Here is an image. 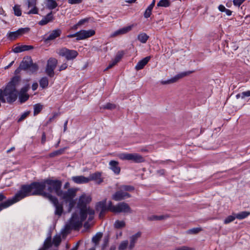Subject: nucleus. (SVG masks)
I'll list each match as a JSON object with an SVG mask.
<instances>
[{
    "mask_svg": "<svg viewBox=\"0 0 250 250\" xmlns=\"http://www.w3.org/2000/svg\"><path fill=\"white\" fill-rule=\"evenodd\" d=\"M46 186L45 180L41 182H35L30 185L22 186L20 191L14 196L0 204V211L10 207L25 197L31 195H40L47 198L53 204L56 208L55 213L59 217L63 211L62 206L59 203L56 197L43 191Z\"/></svg>",
    "mask_w": 250,
    "mask_h": 250,
    "instance_id": "1",
    "label": "nucleus"
},
{
    "mask_svg": "<svg viewBox=\"0 0 250 250\" xmlns=\"http://www.w3.org/2000/svg\"><path fill=\"white\" fill-rule=\"evenodd\" d=\"M96 210L99 212L100 218L104 216L105 213L110 210L114 213H129L131 209L128 205L125 202H121L114 206L112 205L111 201L108 203V206H106V200L98 202L96 205Z\"/></svg>",
    "mask_w": 250,
    "mask_h": 250,
    "instance_id": "2",
    "label": "nucleus"
},
{
    "mask_svg": "<svg viewBox=\"0 0 250 250\" xmlns=\"http://www.w3.org/2000/svg\"><path fill=\"white\" fill-rule=\"evenodd\" d=\"M51 232L50 230L48 233L47 237L44 242L43 247L39 250H46L50 248L52 246V244L57 248L62 241L60 234H56L54 236L53 238L52 242L51 241Z\"/></svg>",
    "mask_w": 250,
    "mask_h": 250,
    "instance_id": "3",
    "label": "nucleus"
},
{
    "mask_svg": "<svg viewBox=\"0 0 250 250\" xmlns=\"http://www.w3.org/2000/svg\"><path fill=\"white\" fill-rule=\"evenodd\" d=\"M19 69L27 70L28 72L33 73L38 70V66L33 62L30 57H26L23 59Z\"/></svg>",
    "mask_w": 250,
    "mask_h": 250,
    "instance_id": "4",
    "label": "nucleus"
},
{
    "mask_svg": "<svg viewBox=\"0 0 250 250\" xmlns=\"http://www.w3.org/2000/svg\"><path fill=\"white\" fill-rule=\"evenodd\" d=\"M83 220H69L62 230L63 235L68 233L71 229L79 230L83 226Z\"/></svg>",
    "mask_w": 250,
    "mask_h": 250,
    "instance_id": "5",
    "label": "nucleus"
},
{
    "mask_svg": "<svg viewBox=\"0 0 250 250\" xmlns=\"http://www.w3.org/2000/svg\"><path fill=\"white\" fill-rule=\"evenodd\" d=\"M119 158L122 160L131 161L134 163H140L145 162L144 157L138 153H121L118 156Z\"/></svg>",
    "mask_w": 250,
    "mask_h": 250,
    "instance_id": "6",
    "label": "nucleus"
},
{
    "mask_svg": "<svg viewBox=\"0 0 250 250\" xmlns=\"http://www.w3.org/2000/svg\"><path fill=\"white\" fill-rule=\"evenodd\" d=\"M45 183L48 187L47 190L49 192L54 191L57 195L61 193L62 182L61 181L46 179Z\"/></svg>",
    "mask_w": 250,
    "mask_h": 250,
    "instance_id": "7",
    "label": "nucleus"
},
{
    "mask_svg": "<svg viewBox=\"0 0 250 250\" xmlns=\"http://www.w3.org/2000/svg\"><path fill=\"white\" fill-rule=\"evenodd\" d=\"M95 33V32L93 30H82L75 34L68 35L67 38H71L73 37H77L76 40L79 41L89 38L94 35Z\"/></svg>",
    "mask_w": 250,
    "mask_h": 250,
    "instance_id": "8",
    "label": "nucleus"
},
{
    "mask_svg": "<svg viewBox=\"0 0 250 250\" xmlns=\"http://www.w3.org/2000/svg\"><path fill=\"white\" fill-rule=\"evenodd\" d=\"M58 53L60 56L65 57L67 60H73L78 55L77 51L69 50L65 47L60 49Z\"/></svg>",
    "mask_w": 250,
    "mask_h": 250,
    "instance_id": "9",
    "label": "nucleus"
},
{
    "mask_svg": "<svg viewBox=\"0 0 250 250\" xmlns=\"http://www.w3.org/2000/svg\"><path fill=\"white\" fill-rule=\"evenodd\" d=\"M30 31L28 27L21 28L14 32H11L8 33V38L10 40H14L19 37L28 33Z\"/></svg>",
    "mask_w": 250,
    "mask_h": 250,
    "instance_id": "10",
    "label": "nucleus"
},
{
    "mask_svg": "<svg viewBox=\"0 0 250 250\" xmlns=\"http://www.w3.org/2000/svg\"><path fill=\"white\" fill-rule=\"evenodd\" d=\"M130 197V195L129 193L123 191V190L119 188V190L112 195V199L116 201H119Z\"/></svg>",
    "mask_w": 250,
    "mask_h": 250,
    "instance_id": "11",
    "label": "nucleus"
},
{
    "mask_svg": "<svg viewBox=\"0 0 250 250\" xmlns=\"http://www.w3.org/2000/svg\"><path fill=\"white\" fill-rule=\"evenodd\" d=\"M76 195V190L73 188H69L67 191L63 192L61 190V193H60L58 196L62 197L65 200H71Z\"/></svg>",
    "mask_w": 250,
    "mask_h": 250,
    "instance_id": "12",
    "label": "nucleus"
},
{
    "mask_svg": "<svg viewBox=\"0 0 250 250\" xmlns=\"http://www.w3.org/2000/svg\"><path fill=\"white\" fill-rule=\"evenodd\" d=\"M95 211L89 207L82 208L80 211L81 219H86L88 215V219H93Z\"/></svg>",
    "mask_w": 250,
    "mask_h": 250,
    "instance_id": "13",
    "label": "nucleus"
},
{
    "mask_svg": "<svg viewBox=\"0 0 250 250\" xmlns=\"http://www.w3.org/2000/svg\"><path fill=\"white\" fill-rule=\"evenodd\" d=\"M91 198L89 196L83 195L80 196L78 203V207L80 210L82 208H86V204L90 202Z\"/></svg>",
    "mask_w": 250,
    "mask_h": 250,
    "instance_id": "14",
    "label": "nucleus"
},
{
    "mask_svg": "<svg viewBox=\"0 0 250 250\" xmlns=\"http://www.w3.org/2000/svg\"><path fill=\"white\" fill-rule=\"evenodd\" d=\"M134 25L132 24L127 26L124 27L122 28H120L115 32H114L111 35V37H114L122 35L125 34L130 31H131Z\"/></svg>",
    "mask_w": 250,
    "mask_h": 250,
    "instance_id": "15",
    "label": "nucleus"
},
{
    "mask_svg": "<svg viewBox=\"0 0 250 250\" xmlns=\"http://www.w3.org/2000/svg\"><path fill=\"white\" fill-rule=\"evenodd\" d=\"M142 233L139 231L130 237V242L128 247V250H132L137 240L141 236Z\"/></svg>",
    "mask_w": 250,
    "mask_h": 250,
    "instance_id": "16",
    "label": "nucleus"
},
{
    "mask_svg": "<svg viewBox=\"0 0 250 250\" xmlns=\"http://www.w3.org/2000/svg\"><path fill=\"white\" fill-rule=\"evenodd\" d=\"M109 168L116 174L118 175L120 173L121 168L119 166L118 162L111 160L109 163Z\"/></svg>",
    "mask_w": 250,
    "mask_h": 250,
    "instance_id": "17",
    "label": "nucleus"
},
{
    "mask_svg": "<svg viewBox=\"0 0 250 250\" xmlns=\"http://www.w3.org/2000/svg\"><path fill=\"white\" fill-rule=\"evenodd\" d=\"M89 182L94 181L97 184H100L103 180L101 178V174L100 172H95L90 174L88 177Z\"/></svg>",
    "mask_w": 250,
    "mask_h": 250,
    "instance_id": "18",
    "label": "nucleus"
},
{
    "mask_svg": "<svg viewBox=\"0 0 250 250\" xmlns=\"http://www.w3.org/2000/svg\"><path fill=\"white\" fill-rule=\"evenodd\" d=\"M72 180L78 184H86L89 182L88 177H85L83 176H73L72 177Z\"/></svg>",
    "mask_w": 250,
    "mask_h": 250,
    "instance_id": "19",
    "label": "nucleus"
},
{
    "mask_svg": "<svg viewBox=\"0 0 250 250\" xmlns=\"http://www.w3.org/2000/svg\"><path fill=\"white\" fill-rule=\"evenodd\" d=\"M250 214L249 211H242L239 213H233L229 216L227 219H244Z\"/></svg>",
    "mask_w": 250,
    "mask_h": 250,
    "instance_id": "20",
    "label": "nucleus"
},
{
    "mask_svg": "<svg viewBox=\"0 0 250 250\" xmlns=\"http://www.w3.org/2000/svg\"><path fill=\"white\" fill-rule=\"evenodd\" d=\"M150 58L151 57L150 56H147L144 58L143 60L140 61L135 66V69L137 70H139L143 69L150 60Z\"/></svg>",
    "mask_w": 250,
    "mask_h": 250,
    "instance_id": "21",
    "label": "nucleus"
},
{
    "mask_svg": "<svg viewBox=\"0 0 250 250\" xmlns=\"http://www.w3.org/2000/svg\"><path fill=\"white\" fill-rule=\"evenodd\" d=\"M61 30L60 29L53 30L49 36L45 39V41L47 42L48 41H51L55 39L61 35Z\"/></svg>",
    "mask_w": 250,
    "mask_h": 250,
    "instance_id": "22",
    "label": "nucleus"
},
{
    "mask_svg": "<svg viewBox=\"0 0 250 250\" xmlns=\"http://www.w3.org/2000/svg\"><path fill=\"white\" fill-rule=\"evenodd\" d=\"M33 46L32 45H22L21 46H16L13 49V51L15 53H20L25 51H28L33 49Z\"/></svg>",
    "mask_w": 250,
    "mask_h": 250,
    "instance_id": "23",
    "label": "nucleus"
},
{
    "mask_svg": "<svg viewBox=\"0 0 250 250\" xmlns=\"http://www.w3.org/2000/svg\"><path fill=\"white\" fill-rule=\"evenodd\" d=\"M53 19L52 12H50L45 17H44L41 21H39V24L41 25H44L48 23L49 22L52 21Z\"/></svg>",
    "mask_w": 250,
    "mask_h": 250,
    "instance_id": "24",
    "label": "nucleus"
},
{
    "mask_svg": "<svg viewBox=\"0 0 250 250\" xmlns=\"http://www.w3.org/2000/svg\"><path fill=\"white\" fill-rule=\"evenodd\" d=\"M57 63L58 61L56 59L51 58L48 60L46 66L55 69Z\"/></svg>",
    "mask_w": 250,
    "mask_h": 250,
    "instance_id": "25",
    "label": "nucleus"
},
{
    "mask_svg": "<svg viewBox=\"0 0 250 250\" xmlns=\"http://www.w3.org/2000/svg\"><path fill=\"white\" fill-rule=\"evenodd\" d=\"M103 236V233L102 232L97 233L92 238V241L94 243V246H97Z\"/></svg>",
    "mask_w": 250,
    "mask_h": 250,
    "instance_id": "26",
    "label": "nucleus"
},
{
    "mask_svg": "<svg viewBox=\"0 0 250 250\" xmlns=\"http://www.w3.org/2000/svg\"><path fill=\"white\" fill-rule=\"evenodd\" d=\"M192 72L191 71H187V72H183L179 73L178 74L175 75L173 77V83L177 81L178 80L190 74Z\"/></svg>",
    "mask_w": 250,
    "mask_h": 250,
    "instance_id": "27",
    "label": "nucleus"
},
{
    "mask_svg": "<svg viewBox=\"0 0 250 250\" xmlns=\"http://www.w3.org/2000/svg\"><path fill=\"white\" fill-rule=\"evenodd\" d=\"M149 38V36L145 33H140L137 37L138 40L142 43H145Z\"/></svg>",
    "mask_w": 250,
    "mask_h": 250,
    "instance_id": "28",
    "label": "nucleus"
},
{
    "mask_svg": "<svg viewBox=\"0 0 250 250\" xmlns=\"http://www.w3.org/2000/svg\"><path fill=\"white\" fill-rule=\"evenodd\" d=\"M46 6L50 10H52L58 6V4L55 0H46Z\"/></svg>",
    "mask_w": 250,
    "mask_h": 250,
    "instance_id": "29",
    "label": "nucleus"
},
{
    "mask_svg": "<svg viewBox=\"0 0 250 250\" xmlns=\"http://www.w3.org/2000/svg\"><path fill=\"white\" fill-rule=\"evenodd\" d=\"M65 149H66V148L64 147V148H62L60 149L56 150L53 152L50 153L49 154V156L50 157H54L55 156L61 155L64 153Z\"/></svg>",
    "mask_w": 250,
    "mask_h": 250,
    "instance_id": "30",
    "label": "nucleus"
},
{
    "mask_svg": "<svg viewBox=\"0 0 250 250\" xmlns=\"http://www.w3.org/2000/svg\"><path fill=\"white\" fill-rule=\"evenodd\" d=\"M48 79L46 77H42L40 81V85L42 88H45L48 86Z\"/></svg>",
    "mask_w": 250,
    "mask_h": 250,
    "instance_id": "31",
    "label": "nucleus"
},
{
    "mask_svg": "<svg viewBox=\"0 0 250 250\" xmlns=\"http://www.w3.org/2000/svg\"><path fill=\"white\" fill-rule=\"evenodd\" d=\"M202 230L201 228H194L188 229L186 231V233L188 234H196L202 231Z\"/></svg>",
    "mask_w": 250,
    "mask_h": 250,
    "instance_id": "32",
    "label": "nucleus"
},
{
    "mask_svg": "<svg viewBox=\"0 0 250 250\" xmlns=\"http://www.w3.org/2000/svg\"><path fill=\"white\" fill-rule=\"evenodd\" d=\"M170 5V2L169 0H160L157 3V6L158 7H167Z\"/></svg>",
    "mask_w": 250,
    "mask_h": 250,
    "instance_id": "33",
    "label": "nucleus"
},
{
    "mask_svg": "<svg viewBox=\"0 0 250 250\" xmlns=\"http://www.w3.org/2000/svg\"><path fill=\"white\" fill-rule=\"evenodd\" d=\"M125 223L123 220H117L114 223V227L116 229H121L125 226Z\"/></svg>",
    "mask_w": 250,
    "mask_h": 250,
    "instance_id": "34",
    "label": "nucleus"
},
{
    "mask_svg": "<svg viewBox=\"0 0 250 250\" xmlns=\"http://www.w3.org/2000/svg\"><path fill=\"white\" fill-rule=\"evenodd\" d=\"M128 242L127 240H125L121 242L120 244L118 250H125L128 247Z\"/></svg>",
    "mask_w": 250,
    "mask_h": 250,
    "instance_id": "35",
    "label": "nucleus"
},
{
    "mask_svg": "<svg viewBox=\"0 0 250 250\" xmlns=\"http://www.w3.org/2000/svg\"><path fill=\"white\" fill-rule=\"evenodd\" d=\"M42 109V105L38 104H36L34 106V114L36 115L39 114Z\"/></svg>",
    "mask_w": 250,
    "mask_h": 250,
    "instance_id": "36",
    "label": "nucleus"
},
{
    "mask_svg": "<svg viewBox=\"0 0 250 250\" xmlns=\"http://www.w3.org/2000/svg\"><path fill=\"white\" fill-rule=\"evenodd\" d=\"M120 188L122 190H123V191L126 192V191H132L134 189V188L133 187L131 186H128V185H123L120 187Z\"/></svg>",
    "mask_w": 250,
    "mask_h": 250,
    "instance_id": "37",
    "label": "nucleus"
},
{
    "mask_svg": "<svg viewBox=\"0 0 250 250\" xmlns=\"http://www.w3.org/2000/svg\"><path fill=\"white\" fill-rule=\"evenodd\" d=\"M29 98V95L27 94L20 93L19 100L21 103H24Z\"/></svg>",
    "mask_w": 250,
    "mask_h": 250,
    "instance_id": "38",
    "label": "nucleus"
},
{
    "mask_svg": "<svg viewBox=\"0 0 250 250\" xmlns=\"http://www.w3.org/2000/svg\"><path fill=\"white\" fill-rule=\"evenodd\" d=\"M14 14L17 16H20L21 15V11L20 6L18 5H16L13 7Z\"/></svg>",
    "mask_w": 250,
    "mask_h": 250,
    "instance_id": "39",
    "label": "nucleus"
},
{
    "mask_svg": "<svg viewBox=\"0 0 250 250\" xmlns=\"http://www.w3.org/2000/svg\"><path fill=\"white\" fill-rule=\"evenodd\" d=\"M116 106L115 104H112V103H107L106 104L103 105L101 108L103 109H113L116 108Z\"/></svg>",
    "mask_w": 250,
    "mask_h": 250,
    "instance_id": "40",
    "label": "nucleus"
},
{
    "mask_svg": "<svg viewBox=\"0 0 250 250\" xmlns=\"http://www.w3.org/2000/svg\"><path fill=\"white\" fill-rule=\"evenodd\" d=\"M124 54L123 51L118 52V53L116 55L115 59L113 60L115 63H117L121 60Z\"/></svg>",
    "mask_w": 250,
    "mask_h": 250,
    "instance_id": "41",
    "label": "nucleus"
},
{
    "mask_svg": "<svg viewBox=\"0 0 250 250\" xmlns=\"http://www.w3.org/2000/svg\"><path fill=\"white\" fill-rule=\"evenodd\" d=\"M54 70L55 69H54L50 68L46 66L45 69V72L48 76L52 77L54 75Z\"/></svg>",
    "mask_w": 250,
    "mask_h": 250,
    "instance_id": "42",
    "label": "nucleus"
},
{
    "mask_svg": "<svg viewBox=\"0 0 250 250\" xmlns=\"http://www.w3.org/2000/svg\"><path fill=\"white\" fill-rule=\"evenodd\" d=\"M108 242L109 239L108 237H105L104 238L103 244L102 245V250H104L105 249L108 244Z\"/></svg>",
    "mask_w": 250,
    "mask_h": 250,
    "instance_id": "43",
    "label": "nucleus"
},
{
    "mask_svg": "<svg viewBox=\"0 0 250 250\" xmlns=\"http://www.w3.org/2000/svg\"><path fill=\"white\" fill-rule=\"evenodd\" d=\"M29 114V112H28V111L24 112L23 114H22L21 115V117L19 119L18 122H21L22 120H23L25 118H26L28 116Z\"/></svg>",
    "mask_w": 250,
    "mask_h": 250,
    "instance_id": "44",
    "label": "nucleus"
},
{
    "mask_svg": "<svg viewBox=\"0 0 250 250\" xmlns=\"http://www.w3.org/2000/svg\"><path fill=\"white\" fill-rule=\"evenodd\" d=\"M151 11H152L151 10L147 8L145 12V13H144V17L146 18H148L150 17V16L151 14Z\"/></svg>",
    "mask_w": 250,
    "mask_h": 250,
    "instance_id": "45",
    "label": "nucleus"
},
{
    "mask_svg": "<svg viewBox=\"0 0 250 250\" xmlns=\"http://www.w3.org/2000/svg\"><path fill=\"white\" fill-rule=\"evenodd\" d=\"M245 0H233V4L234 5L237 6H240V5L245 1Z\"/></svg>",
    "mask_w": 250,
    "mask_h": 250,
    "instance_id": "46",
    "label": "nucleus"
},
{
    "mask_svg": "<svg viewBox=\"0 0 250 250\" xmlns=\"http://www.w3.org/2000/svg\"><path fill=\"white\" fill-rule=\"evenodd\" d=\"M87 21V19H83V20H80L78 22V23L75 25V28H77V26H80V25H81L83 24H84L85 22H86Z\"/></svg>",
    "mask_w": 250,
    "mask_h": 250,
    "instance_id": "47",
    "label": "nucleus"
},
{
    "mask_svg": "<svg viewBox=\"0 0 250 250\" xmlns=\"http://www.w3.org/2000/svg\"><path fill=\"white\" fill-rule=\"evenodd\" d=\"M175 250H194L192 248H189L186 246H182V247L175 249Z\"/></svg>",
    "mask_w": 250,
    "mask_h": 250,
    "instance_id": "48",
    "label": "nucleus"
},
{
    "mask_svg": "<svg viewBox=\"0 0 250 250\" xmlns=\"http://www.w3.org/2000/svg\"><path fill=\"white\" fill-rule=\"evenodd\" d=\"M38 9L35 7L33 9H31L28 12V14H38Z\"/></svg>",
    "mask_w": 250,
    "mask_h": 250,
    "instance_id": "49",
    "label": "nucleus"
},
{
    "mask_svg": "<svg viewBox=\"0 0 250 250\" xmlns=\"http://www.w3.org/2000/svg\"><path fill=\"white\" fill-rule=\"evenodd\" d=\"M242 95H241L242 99H243L246 97H250V90L243 92H242Z\"/></svg>",
    "mask_w": 250,
    "mask_h": 250,
    "instance_id": "50",
    "label": "nucleus"
},
{
    "mask_svg": "<svg viewBox=\"0 0 250 250\" xmlns=\"http://www.w3.org/2000/svg\"><path fill=\"white\" fill-rule=\"evenodd\" d=\"M69 202V206L70 209H71L75 205V201L72 199L71 200H67Z\"/></svg>",
    "mask_w": 250,
    "mask_h": 250,
    "instance_id": "51",
    "label": "nucleus"
},
{
    "mask_svg": "<svg viewBox=\"0 0 250 250\" xmlns=\"http://www.w3.org/2000/svg\"><path fill=\"white\" fill-rule=\"evenodd\" d=\"M117 63L113 60L108 65L106 68L104 70H108L111 68H112L113 66L116 65Z\"/></svg>",
    "mask_w": 250,
    "mask_h": 250,
    "instance_id": "52",
    "label": "nucleus"
},
{
    "mask_svg": "<svg viewBox=\"0 0 250 250\" xmlns=\"http://www.w3.org/2000/svg\"><path fill=\"white\" fill-rule=\"evenodd\" d=\"M68 1L71 4H77L81 3L82 0H68Z\"/></svg>",
    "mask_w": 250,
    "mask_h": 250,
    "instance_id": "53",
    "label": "nucleus"
},
{
    "mask_svg": "<svg viewBox=\"0 0 250 250\" xmlns=\"http://www.w3.org/2000/svg\"><path fill=\"white\" fill-rule=\"evenodd\" d=\"M67 67V64L66 63H63L62 64L59 68V71H61L62 70H65Z\"/></svg>",
    "mask_w": 250,
    "mask_h": 250,
    "instance_id": "54",
    "label": "nucleus"
},
{
    "mask_svg": "<svg viewBox=\"0 0 250 250\" xmlns=\"http://www.w3.org/2000/svg\"><path fill=\"white\" fill-rule=\"evenodd\" d=\"M160 83L162 84H170L172 83V79H169L167 81H162Z\"/></svg>",
    "mask_w": 250,
    "mask_h": 250,
    "instance_id": "55",
    "label": "nucleus"
},
{
    "mask_svg": "<svg viewBox=\"0 0 250 250\" xmlns=\"http://www.w3.org/2000/svg\"><path fill=\"white\" fill-rule=\"evenodd\" d=\"M28 87H27V86L23 87V88H22L21 89L20 93L26 94V92L28 91Z\"/></svg>",
    "mask_w": 250,
    "mask_h": 250,
    "instance_id": "56",
    "label": "nucleus"
},
{
    "mask_svg": "<svg viewBox=\"0 0 250 250\" xmlns=\"http://www.w3.org/2000/svg\"><path fill=\"white\" fill-rule=\"evenodd\" d=\"M218 9L221 12H225L226 8H225V7L223 5L220 4L218 6Z\"/></svg>",
    "mask_w": 250,
    "mask_h": 250,
    "instance_id": "57",
    "label": "nucleus"
},
{
    "mask_svg": "<svg viewBox=\"0 0 250 250\" xmlns=\"http://www.w3.org/2000/svg\"><path fill=\"white\" fill-rule=\"evenodd\" d=\"M45 141H46L45 134L44 132H43V133L42 134V137L41 143H42V144H44L45 143Z\"/></svg>",
    "mask_w": 250,
    "mask_h": 250,
    "instance_id": "58",
    "label": "nucleus"
},
{
    "mask_svg": "<svg viewBox=\"0 0 250 250\" xmlns=\"http://www.w3.org/2000/svg\"><path fill=\"white\" fill-rule=\"evenodd\" d=\"M80 242H81V241H78L76 243L75 246L73 248H72L70 250H77L78 249L79 247V245H80Z\"/></svg>",
    "mask_w": 250,
    "mask_h": 250,
    "instance_id": "59",
    "label": "nucleus"
},
{
    "mask_svg": "<svg viewBox=\"0 0 250 250\" xmlns=\"http://www.w3.org/2000/svg\"><path fill=\"white\" fill-rule=\"evenodd\" d=\"M155 0H153L152 2V3L148 6L147 8L150 9V10H152L153 7L155 5Z\"/></svg>",
    "mask_w": 250,
    "mask_h": 250,
    "instance_id": "60",
    "label": "nucleus"
},
{
    "mask_svg": "<svg viewBox=\"0 0 250 250\" xmlns=\"http://www.w3.org/2000/svg\"><path fill=\"white\" fill-rule=\"evenodd\" d=\"M6 199V196L3 193H0V202Z\"/></svg>",
    "mask_w": 250,
    "mask_h": 250,
    "instance_id": "61",
    "label": "nucleus"
},
{
    "mask_svg": "<svg viewBox=\"0 0 250 250\" xmlns=\"http://www.w3.org/2000/svg\"><path fill=\"white\" fill-rule=\"evenodd\" d=\"M38 86V84L37 83H34L32 85V88L33 91L36 90Z\"/></svg>",
    "mask_w": 250,
    "mask_h": 250,
    "instance_id": "62",
    "label": "nucleus"
},
{
    "mask_svg": "<svg viewBox=\"0 0 250 250\" xmlns=\"http://www.w3.org/2000/svg\"><path fill=\"white\" fill-rule=\"evenodd\" d=\"M83 226L86 229H88L90 228V225L88 222H86L84 223Z\"/></svg>",
    "mask_w": 250,
    "mask_h": 250,
    "instance_id": "63",
    "label": "nucleus"
},
{
    "mask_svg": "<svg viewBox=\"0 0 250 250\" xmlns=\"http://www.w3.org/2000/svg\"><path fill=\"white\" fill-rule=\"evenodd\" d=\"M225 12L227 16H230L232 14V11L229 9H226Z\"/></svg>",
    "mask_w": 250,
    "mask_h": 250,
    "instance_id": "64",
    "label": "nucleus"
}]
</instances>
